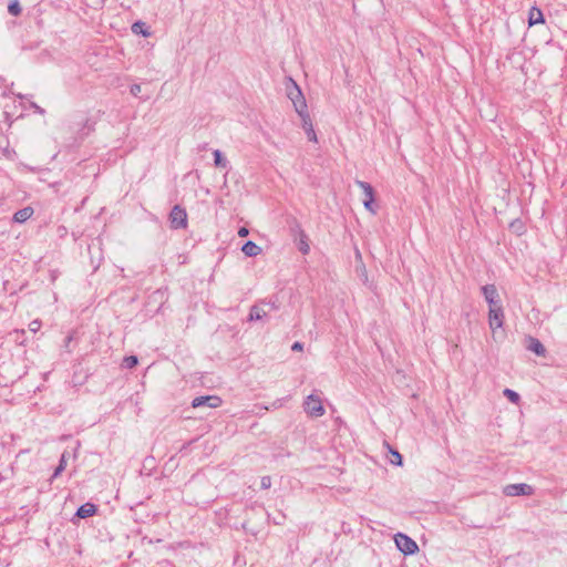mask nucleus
I'll return each instance as SVG.
<instances>
[{"mask_svg": "<svg viewBox=\"0 0 567 567\" xmlns=\"http://www.w3.org/2000/svg\"><path fill=\"white\" fill-rule=\"evenodd\" d=\"M65 466H66V458H65V454L63 453L60 458L59 465L54 470L51 478L53 480V478L58 477L64 471Z\"/></svg>", "mask_w": 567, "mask_h": 567, "instance_id": "4be33fe9", "label": "nucleus"}, {"mask_svg": "<svg viewBox=\"0 0 567 567\" xmlns=\"http://www.w3.org/2000/svg\"><path fill=\"white\" fill-rule=\"evenodd\" d=\"M306 134L309 141L317 142V135L313 128L311 131H307Z\"/></svg>", "mask_w": 567, "mask_h": 567, "instance_id": "cd10ccee", "label": "nucleus"}, {"mask_svg": "<svg viewBox=\"0 0 567 567\" xmlns=\"http://www.w3.org/2000/svg\"><path fill=\"white\" fill-rule=\"evenodd\" d=\"M132 32L135 34H142L145 38L151 35V32L146 28V24L142 21H136L132 24Z\"/></svg>", "mask_w": 567, "mask_h": 567, "instance_id": "f3484780", "label": "nucleus"}, {"mask_svg": "<svg viewBox=\"0 0 567 567\" xmlns=\"http://www.w3.org/2000/svg\"><path fill=\"white\" fill-rule=\"evenodd\" d=\"M265 317H267V311L262 307L255 305L250 308V312H249L250 321H258V320L264 319Z\"/></svg>", "mask_w": 567, "mask_h": 567, "instance_id": "dca6fc26", "label": "nucleus"}, {"mask_svg": "<svg viewBox=\"0 0 567 567\" xmlns=\"http://www.w3.org/2000/svg\"><path fill=\"white\" fill-rule=\"evenodd\" d=\"M482 293L488 303V307H496L498 305V292L495 285H485L482 287Z\"/></svg>", "mask_w": 567, "mask_h": 567, "instance_id": "1a4fd4ad", "label": "nucleus"}, {"mask_svg": "<svg viewBox=\"0 0 567 567\" xmlns=\"http://www.w3.org/2000/svg\"><path fill=\"white\" fill-rule=\"evenodd\" d=\"M97 507L92 503L81 505L76 511V516L80 518H87L96 513Z\"/></svg>", "mask_w": 567, "mask_h": 567, "instance_id": "4468645a", "label": "nucleus"}, {"mask_svg": "<svg viewBox=\"0 0 567 567\" xmlns=\"http://www.w3.org/2000/svg\"><path fill=\"white\" fill-rule=\"evenodd\" d=\"M214 163L216 167L225 168L227 167L228 161L223 156L219 150H215L214 153Z\"/></svg>", "mask_w": 567, "mask_h": 567, "instance_id": "6ab92c4d", "label": "nucleus"}, {"mask_svg": "<svg viewBox=\"0 0 567 567\" xmlns=\"http://www.w3.org/2000/svg\"><path fill=\"white\" fill-rule=\"evenodd\" d=\"M394 540L399 550L404 555H411L419 550L417 544L405 534L398 533Z\"/></svg>", "mask_w": 567, "mask_h": 567, "instance_id": "39448f33", "label": "nucleus"}, {"mask_svg": "<svg viewBox=\"0 0 567 567\" xmlns=\"http://www.w3.org/2000/svg\"><path fill=\"white\" fill-rule=\"evenodd\" d=\"M72 340H73V336L72 334H69L68 337H65V339H64V347L69 348V346H70Z\"/></svg>", "mask_w": 567, "mask_h": 567, "instance_id": "c756f323", "label": "nucleus"}, {"mask_svg": "<svg viewBox=\"0 0 567 567\" xmlns=\"http://www.w3.org/2000/svg\"><path fill=\"white\" fill-rule=\"evenodd\" d=\"M241 251L247 257H256L261 252V248L254 241L248 240L243 245Z\"/></svg>", "mask_w": 567, "mask_h": 567, "instance_id": "2eb2a0df", "label": "nucleus"}, {"mask_svg": "<svg viewBox=\"0 0 567 567\" xmlns=\"http://www.w3.org/2000/svg\"><path fill=\"white\" fill-rule=\"evenodd\" d=\"M527 349L539 357H545L546 354V349L544 344L537 338L534 337H528Z\"/></svg>", "mask_w": 567, "mask_h": 567, "instance_id": "9b49d317", "label": "nucleus"}, {"mask_svg": "<svg viewBox=\"0 0 567 567\" xmlns=\"http://www.w3.org/2000/svg\"><path fill=\"white\" fill-rule=\"evenodd\" d=\"M33 107L35 109V111L39 113V114H43L44 113V110L41 109L40 106H38L37 104H33Z\"/></svg>", "mask_w": 567, "mask_h": 567, "instance_id": "2f4dec72", "label": "nucleus"}, {"mask_svg": "<svg viewBox=\"0 0 567 567\" xmlns=\"http://www.w3.org/2000/svg\"><path fill=\"white\" fill-rule=\"evenodd\" d=\"M355 184L363 190L364 199L363 206L372 214H377V206L374 205V189L368 182L357 181Z\"/></svg>", "mask_w": 567, "mask_h": 567, "instance_id": "20e7f679", "label": "nucleus"}, {"mask_svg": "<svg viewBox=\"0 0 567 567\" xmlns=\"http://www.w3.org/2000/svg\"><path fill=\"white\" fill-rule=\"evenodd\" d=\"M503 393L514 404H517L520 400L519 394L514 390L505 389Z\"/></svg>", "mask_w": 567, "mask_h": 567, "instance_id": "412c9836", "label": "nucleus"}, {"mask_svg": "<svg viewBox=\"0 0 567 567\" xmlns=\"http://www.w3.org/2000/svg\"><path fill=\"white\" fill-rule=\"evenodd\" d=\"M171 227L174 229H185L187 227V213L185 208L175 205L169 213Z\"/></svg>", "mask_w": 567, "mask_h": 567, "instance_id": "7ed1b4c3", "label": "nucleus"}, {"mask_svg": "<svg viewBox=\"0 0 567 567\" xmlns=\"http://www.w3.org/2000/svg\"><path fill=\"white\" fill-rule=\"evenodd\" d=\"M291 349H292L293 351L302 350V343H300V342H298V341H297V342H295V343L292 344Z\"/></svg>", "mask_w": 567, "mask_h": 567, "instance_id": "7c9ffc66", "label": "nucleus"}, {"mask_svg": "<svg viewBox=\"0 0 567 567\" xmlns=\"http://www.w3.org/2000/svg\"><path fill=\"white\" fill-rule=\"evenodd\" d=\"M138 363L136 355H128L123 359V367L126 369H133Z\"/></svg>", "mask_w": 567, "mask_h": 567, "instance_id": "aec40b11", "label": "nucleus"}, {"mask_svg": "<svg viewBox=\"0 0 567 567\" xmlns=\"http://www.w3.org/2000/svg\"><path fill=\"white\" fill-rule=\"evenodd\" d=\"M260 486L262 489H268L270 488L271 486V477L266 475V476H262L261 480H260Z\"/></svg>", "mask_w": 567, "mask_h": 567, "instance_id": "393cba45", "label": "nucleus"}, {"mask_svg": "<svg viewBox=\"0 0 567 567\" xmlns=\"http://www.w3.org/2000/svg\"><path fill=\"white\" fill-rule=\"evenodd\" d=\"M34 210L31 206L23 207L14 213L13 215V221L18 224H22L31 218Z\"/></svg>", "mask_w": 567, "mask_h": 567, "instance_id": "f8f14e48", "label": "nucleus"}, {"mask_svg": "<svg viewBox=\"0 0 567 567\" xmlns=\"http://www.w3.org/2000/svg\"><path fill=\"white\" fill-rule=\"evenodd\" d=\"M506 496H530L534 494L533 486L526 483L508 484L503 488Z\"/></svg>", "mask_w": 567, "mask_h": 567, "instance_id": "423d86ee", "label": "nucleus"}, {"mask_svg": "<svg viewBox=\"0 0 567 567\" xmlns=\"http://www.w3.org/2000/svg\"><path fill=\"white\" fill-rule=\"evenodd\" d=\"M141 91H142V87H141V85H140V84H133V85L131 86V89H130L131 94H132V95H134V96H138V94L141 93Z\"/></svg>", "mask_w": 567, "mask_h": 567, "instance_id": "a878e982", "label": "nucleus"}, {"mask_svg": "<svg viewBox=\"0 0 567 567\" xmlns=\"http://www.w3.org/2000/svg\"><path fill=\"white\" fill-rule=\"evenodd\" d=\"M303 409L308 415L312 417L322 416L326 412L321 399L315 394H310L303 402Z\"/></svg>", "mask_w": 567, "mask_h": 567, "instance_id": "f03ea898", "label": "nucleus"}, {"mask_svg": "<svg viewBox=\"0 0 567 567\" xmlns=\"http://www.w3.org/2000/svg\"><path fill=\"white\" fill-rule=\"evenodd\" d=\"M221 399L217 395H203L197 396L192 401L193 408H202V406H208V408H218L221 405Z\"/></svg>", "mask_w": 567, "mask_h": 567, "instance_id": "6e6552de", "label": "nucleus"}, {"mask_svg": "<svg viewBox=\"0 0 567 567\" xmlns=\"http://www.w3.org/2000/svg\"><path fill=\"white\" fill-rule=\"evenodd\" d=\"M504 323V311L502 306L491 307L488 309V324L492 331L502 328Z\"/></svg>", "mask_w": 567, "mask_h": 567, "instance_id": "0eeeda50", "label": "nucleus"}, {"mask_svg": "<svg viewBox=\"0 0 567 567\" xmlns=\"http://www.w3.org/2000/svg\"><path fill=\"white\" fill-rule=\"evenodd\" d=\"M298 115L301 118L302 128L305 130V132L311 131L313 128V126H312V122H311L310 115L308 113V110H306L301 113H298Z\"/></svg>", "mask_w": 567, "mask_h": 567, "instance_id": "a211bd4d", "label": "nucleus"}, {"mask_svg": "<svg viewBox=\"0 0 567 567\" xmlns=\"http://www.w3.org/2000/svg\"><path fill=\"white\" fill-rule=\"evenodd\" d=\"M389 450H390V453H391V460L390 462L394 465H401L402 464V455L395 451V450H392L390 447V445H388Z\"/></svg>", "mask_w": 567, "mask_h": 567, "instance_id": "b1692460", "label": "nucleus"}, {"mask_svg": "<svg viewBox=\"0 0 567 567\" xmlns=\"http://www.w3.org/2000/svg\"><path fill=\"white\" fill-rule=\"evenodd\" d=\"M287 96L292 102L297 113H301L307 110L306 99L298 86V84L290 78L289 83L286 85Z\"/></svg>", "mask_w": 567, "mask_h": 567, "instance_id": "f257e3e1", "label": "nucleus"}, {"mask_svg": "<svg viewBox=\"0 0 567 567\" xmlns=\"http://www.w3.org/2000/svg\"><path fill=\"white\" fill-rule=\"evenodd\" d=\"M296 231L298 233V249L301 254L307 255L310 251L307 234L301 229L299 224H296Z\"/></svg>", "mask_w": 567, "mask_h": 567, "instance_id": "9d476101", "label": "nucleus"}, {"mask_svg": "<svg viewBox=\"0 0 567 567\" xmlns=\"http://www.w3.org/2000/svg\"><path fill=\"white\" fill-rule=\"evenodd\" d=\"M41 322L39 320H34L30 323V330L35 332L40 329Z\"/></svg>", "mask_w": 567, "mask_h": 567, "instance_id": "bb28decb", "label": "nucleus"}, {"mask_svg": "<svg viewBox=\"0 0 567 567\" xmlns=\"http://www.w3.org/2000/svg\"><path fill=\"white\" fill-rule=\"evenodd\" d=\"M544 22H545V18H544L542 10L537 7H532L528 12L529 25H535V24H539V23H544Z\"/></svg>", "mask_w": 567, "mask_h": 567, "instance_id": "ddd939ff", "label": "nucleus"}, {"mask_svg": "<svg viewBox=\"0 0 567 567\" xmlns=\"http://www.w3.org/2000/svg\"><path fill=\"white\" fill-rule=\"evenodd\" d=\"M248 234H249V230L246 227H240L239 230H238V236L239 237H247Z\"/></svg>", "mask_w": 567, "mask_h": 567, "instance_id": "c85d7f7f", "label": "nucleus"}, {"mask_svg": "<svg viewBox=\"0 0 567 567\" xmlns=\"http://www.w3.org/2000/svg\"><path fill=\"white\" fill-rule=\"evenodd\" d=\"M8 11L12 16H19L21 13V6L18 0H13L8 6Z\"/></svg>", "mask_w": 567, "mask_h": 567, "instance_id": "5701e85b", "label": "nucleus"}]
</instances>
